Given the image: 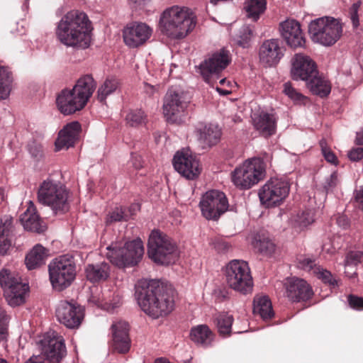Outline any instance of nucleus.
Returning a JSON list of instances; mask_svg holds the SVG:
<instances>
[{
    "instance_id": "obj_7",
    "label": "nucleus",
    "mask_w": 363,
    "mask_h": 363,
    "mask_svg": "<svg viewBox=\"0 0 363 363\" xmlns=\"http://www.w3.org/2000/svg\"><path fill=\"white\" fill-rule=\"evenodd\" d=\"M308 33L313 42L323 46H331L340 38L342 26L334 18H318L309 23Z\"/></svg>"
},
{
    "instance_id": "obj_11",
    "label": "nucleus",
    "mask_w": 363,
    "mask_h": 363,
    "mask_svg": "<svg viewBox=\"0 0 363 363\" xmlns=\"http://www.w3.org/2000/svg\"><path fill=\"white\" fill-rule=\"evenodd\" d=\"M1 289L6 302L11 307L24 303L29 290L18 274L9 269L1 270Z\"/></svg>"
},
{
    "instance_id": "obj_30",
    "label": "nucleus",
    "mask_w": 363,
    "mask_h": 363,
    "mask_svg": "<svg viewBox=\"0 0 363 363\" xmlns=\"http://www.w3.org/2000/svg\"><path fill=\"white\" fill-rule=\"evenodd\" d=\"M253 124L255 128L264 137L270 136L275 133L277 119L274 114L262 112L255 114Z\"/></svg>"
},
{
    "instance_id": "obj_8",
    "label": "nucleus",
    "mask_w": 363,
    "mask_h": 363,
    "mask_svg": "<svg viewBox=\"0 0 363 363\" xmlns=\"http://www.w3.org/2000/svg\"><path fill=\"white\" fill-rule=\"evenodd\" d=\"M51 284L57 291H62L71 285L76 276V267L72 257L60 256L48 265Z\"/></svg>"
},
{
    "instance_id": "obj_16",
    "label": "nucleus",
    "mask_w": 363,
    "mask_h": 363,
    "mask_svg": "<svg viewBox=\"0 0 363 363\" xmlns=\"http://www.w3.org/2000/svg\"><path fill=\"white\" fill-rule=\"evenodd\" d=\"M40 343L42 356L48 362L57 363L66 355L64 338L54 330L46 333Z\"/></svg>"
},
{
    "instance_id": "obj_57",
    "label": "nucleus",
    "mask_w": 363,
    "mask_h": 363,
    "mask_svg": "<svg viewBox=\"0 0 363 363\" xmlns=\"http://www.w3.org/2000/svg\"><path fill=\"white\" fill-rule=\"evenodd\" d=\"M359 4H354L352 6L350 9V18L352 22L353 26L357 27L359 25V20H358V16H357V11L359 9Z\"/></svg>"
},
{
    "instance_id": "obj_42",
    "label": "nucleus",
    "mask_w": 363,
    "mask_h": 363,
    "mask_svg": "<svg viewBox=\"0 0 363 363\" xmlns=\"http://www.w3.org/2000/svg\"><path fill=\"white\" fill-rule=\"evenodd\" d=\"M252 245L259 252L266 255L272 254L275 249L274 244L269 238L259 235L255 238Z\"/></svg>"
},
{
    "instance_id": "obj_25",
    "label": "nucleus",
    "mask_w": 363,
    "mask_h": 363,
    "mask_svg": "<svg viewBox=\"0 0 363 363\" xmlns=\"http://www.w3.org/2000/svg\"><path fill=\"white\" fill-rule=\"evenodd\" d=\"M111 330L114 350L119 353L128 352L130 347L128 323L125 320L116 321L113 323Z\"/></svg>"
},
{
    "instance_id": "obj_35",
    "label": "nucleus",
    "mask_w": 363,
    "mask_h": 363,
    "mask_svg": "<svg viewBox=\"0 0 363 363\" xmlns=\"http://www.w3.org/2000/svg\"><path fill=\"white\" fill-rule=\"evenodd\" d=\"M253 312L263 320H268L274 315L270 300L267 296H256L253 301Z\"/></svg>"
},
{
    "instance_id": "obj_41",
    "label": "nucleus",
    "mask_w": 363,
    "mask_h": 363,
    "mask_svg": "<svg viewBox=\"0 0 363 363\" xmlns=\"http://www.w3.org/2000/svg\"><path fill=\"white\" fill-rule=\"evenodd\" d=\"M314 221V213L312 210H306L298 213L292 219L294 228L303 230Z\"/></svg>"
},
{
    "instance_id": "obj_24",
    "label": "nucleus",
    "mask_w": 363,
    "mask_h": 363,
    "mask_svg": "<svg viewBox=\"0 0 363 363\" xmlns=\"http://www.w3.org/2000/svg\"><path fill=\"white\" fill-rule=\"evenodd\" d=\"M259 60L266 67L277 65L283 56V52L277 39L265 40L260 46Z\"/></svg>"
},
{
    "instance_id": "obj_39",
    "label": "nucleus",
    "mask_w": 363,
    "mask_h": 363,
    "mask_svg": "<svg viewBox=\"0 0 363 363\" xmlns=\"http://www.w3.org/2000/svg\"><path fill=\"white\" fill-rule=\"evenodd\" d=\"M267 0H247L245 9L247 16L256 21L266 9Z\"/></svg>"
},
{
    "instance_id": "obj_3",
    "label": "nucleus",
    "mask_w": 363,
    "mask_h": 363,
    "mask_svg": "<svg viewBox=\"0 0 363 363\" xmlns=\"http://www.w3.org/2000/svg\"><path fill=\"white\" fill-rule=\"evenodd\" d=\"M196 23V16L189 8L173 6L162 13L159 26L168 38L182 39L195 28Z\"/></svg>"
},
{
    "instance_id": "obj_21",
    "label": "nucleus",
    "mask_w": 363,
    "mask_h": 363,
    "mask_svg": "<svg viewBox=\"0 0 363 363\" xmlns=\"http://www.w3.org/2000/svg\"><path fill=\"white\" fill-rule=\"evenodd\" d=\"M313 295L309 284L303 279L292 277L286 284V296L294 302L306 301Z\"/></svg>"
},
{
    "instance_id": "obj_33",
    "label": "nucleus",
    "mask_w": 363,
    "mask_h": 363,
    "mask_svg": "<svg viewBox=\"0 0 363 363\" xmlns=\"http://www.w3.org/2000/svg\"><path fill=\"white\" fill-rule=\"evenodd\" d=\"M86 279L92 283L106 281L110 275V267L106 262L90 264L85 267Z\"/></svg>"
},
{
    "instance_id": "obj_54",
    "label": "nucleus",
    "mask_w": 363,
    "mask_h": 363,
    "mask_svg": "<svg viewBox=\"0 0 363 363\" xmlns=\"http://www.w3.org/2000/svg\"><path fill=\"white\" fill-rule=\"evenodd\" d=\"M348 302L351 308L355 310H363V298L350 295Z\"/></svg>"
},
{
    "instance_id": "obj_17",
    "label": "nucleus",
    "mask_w": 363,
    "mask_h": 363,
    "mask_svg": "<svg viewBox=\"0 0 363 363\" xmlns=\"http://www.w3.org/2000/svg\"><path fill=\"white\" fill-rule=\"evenodd\" d=\"M291 64L290 73L294 80L308 81L318 74L315 62L304 54H296L291 58Z\"/></svg>"
},
{
    "instance_id": "obj_22",
    "label": "nucleus",
    "mask_w": 363,
    "mask_h": 363,
    "mask_svg": "<svg viewBox=\"0 0 363 363\" xmlns=\"http://www.w3.org/2000/svg\"><path fill=\"white\" fill-rule=\"evenodd\" d=\"M280 32L286 43L292 48L302 47L305 38L300 23L295 20H286L280 24Z\"/></svg>"
},
{
    "instance_id": "obj_12",
    "label": "nucleus",
    "mask_w": 363,
    "mask_h": 363,
    "mask_svg": "<svg viewBox=\"0 0 363 363\" xmlns=\"http://www.w3.org/2000/svg\"><path fill=\"white\" fill-rule=\"evenodd\" d=\"M190 103L189 94L179 89H169L165 95L163 113L167 121L177 123Z\"/></svg>"
},
{
    "instance_id": "obj_62",
    "label": "nucleus",
    "mask_w": 363,
    "mask_h": 363,
    "mask_svg": "<svg viewBox=\"0 0 363 363\" xmlns=\"http://www.w3.org/2000/svg\"><path fill=\"white\" fill-rule=\"evenodd\" d=\"M337 223L340 227L347 228L350 225V220L346 216L341 215L337 218Z\"/></svg>"
},
{
    "instance_id": "obj_50",
    "label": "nucleus",
    "mask_w": 363,
    "mask_h": 363,
    "mask_svg": "<svg viewBox=\"0 0 363 363\" xmlns=\"http://www.w3.org/2000/svg\"><path fill=\"white\" fill-rule=\"evenodd\" d=\"M211 245L220 253H224L230 249L229 244L222 238H216L212 240Z\"/></svg>"
},
{
    "instance_id": "obj_63",
    "label": "nucleus",
    "mask_w": 363,
    "mask_h": 363,
    "mask_svg": "<svg viewBox=\"0 0 363 363\" xmlns=\"http://www.w3.org/2000/svg\"><path fill=\"white\" fill-rule=\"evenodd\" d=\"M25 363H48L45 361V358L41 355L33 356Z\"/></svg>"
},
{
    "instance_id": "obj_19",
    "label": "nucleus",
    "mask_w": 363,
    "mask_h": 363,
    "mask_svg": "<svg viewBox=\"0 0 363 363\" xmlns=\"http://www.w3.org/2000/svg\"><path fill=\"white\" fill-rule=\"evenodd\" d=\"M56 316L60 323L68 328L73 329L80 325L84 314L79 306L62 301L56 309Z\"/></svg>"
},
{
    "instance_id": "obj_5",
    "label": "nucleus",
    "mask_w": 363,
    "mask_h": 363,
    "mask_svg": "<svg viewBox=\"0 0 363 363\" xmlns=\"http://www.w3.org/2000/svg\"><path fill=\"white\" fill-rule=\"evenodd\" d=\"M38 199L40 203L49 206L55 214H63L69 209L67 190L53 180L47 179L40 184Z\"/></svg>"
},
{
    "instance_id": "obj_26",
    "label": "nucleus",
    "mask_w": 363,
    "mask_h": 363,
    "mask_svg": "<svg viewBox=\"0 0 363 363\" xmlns=\"http://www.w3.org/2000/svg\"><path fill=\"white\" fill-rule=\"evenodd\" d=\"M20 220L23 228L29 231L41 233L47 229L45 223L40 218L31 201L27 203V209L21 214Z\"/></svg>"
},
{
    "instance_id": "obj_37",
    "label": "nucleus",
    "mask_w": 363,
    "mask_h": 363,
    "mask_svg": "<svg viewBox=\"0 0 363 363\" xmlns=\"http://www.w3.org/2000/svg\"><path fill=\"white\" fill-rule=\"evenodd\" d=\"M363 261V252L351 251L347 253L345 260V273L350 277L356 276V267Z\"/></svg>"
},
{
    "instance_id": "obj_51",
    "label": "nucleus",
    "mask_w": 363,
    "mask_h": 363,
    "mask_svg": "<svg viewBox=\"0 0 363 363\" xmlns=\"http://www.w3.org/2000/svg\"><path fill=\"white\" fill-rule=\"evenodd\" d=\"M320 145L321 147L322 153L325 157V159L332 164H335L337 161V157L335 154L328 148L326 145V143L325 140H321L320 142Z\"/></svg>"
},
{
    "instance_id": "obj_64",
    "label": "nucleus",
    "mask_w": 363,
    "mask_h": 363,
    "mask_svg": "<svg viewBox=\"0 0 363 363\" xmlns=\"http://www.w3.org/2000/svg\"><path fill=\"white\" fill-rule=\"evenodd\" d=\"M356 143L358 145H363V130L357 133Z\"/></svg>"
},
{
    "instance_id": "obj_18",
    "label": "nucleus",
    "mask_w": 363,
    "mask_h": 363,
    "mask_svg": "<svg viewBox=\"0 0 363 363\" xmlns=\"http://www.w3.org/2000/svg\"><path fill=\"white\" fill-rule=\"evenodd\" d=\"M174 169L188 179H194L201 173L199 161L189 150L179 151L173 159Z\"/></svg>"
},
{
    "instance_id": "obj_10",
    "label": "nucleus",
    "mask_w": 363,
    "mask_h": 363,
    "mask_svg": "<svg viewBox=\"0 0 363 363\" xmlns=\"http://www.w3.org/2000/svg\"><path fill=\"white\" fill-rule=\"evenodd\" d=\"M227 284L232 289L246 294L252 292L253 281L247 262L240 260L230 262L225 268Z\"/></svg>"
},
{
    "instance_id": "obj_43",
    "label": "nucleus",
    "mask_w": 363,
    "mask_h": 363,
    "mask_svg": "<svg viewBox=\"0 0 363 363\" xmlns=\"http://www.w3.org/2000/svg\"><path fill=\"white\" fill-rule=\"evenodd\" d=\"M233 316L229 314H221L217 318V327L221 335H228L231 330Z\"/></svg>"
},
{
    "instance_id": "obj_6",
    "label": "nucleus",
    "mask_w": 363,
    "mask_h": 363,
    "mask_svg": "<svg viewBox=\"0 0 363 363\" xmlns=\"http://www.w3.org/2000/svg\"><path fill=\"white\" fill-rule=\"evenodd\" d=\"M147 255L155 263L169 264L177 257V247L167 234L154 230L149 236Z\"/></svg>"
},
{
    "instance_id": "obj_36",
    "label": "nucleus",
    "mask_w": 363,
    "mask_h": 363,
    "mask_svg": "<svg viewBox=\"0 0 363 363\" xmlns=\"http://www.w3.org/2000/svg\"><path fill=\"white\" fill-rule=\"evenodd\" d=\"M306 82H307L308 88L314 94L323 97L328 95L330 92L331 86L330 83L324 78L319 77L318 74Z\"/></svg>"
},
{
    "instance_id": "obj_1",
    "label": "nucleus",
    "mask_w": 363,
    "mask_h": 363,
    "mask_svg": "<svg viewBox=\"0 0 363 363\" xmlns=\"http://www.w3.org/2000/svg\"><path fill=\"white\" fill-rule=\"evenodd\" d=\"M136 296L142 310L153 318L166 315L174 308L173 290L156 280L139 282Z\"/></svg>"
},
{
    "instance_id": "obj_9",
    "label": "nucleus",
    "mask_w": 363,
    "mask_h": 363,
    "mask_svg": "<svg viewBox=\"0 0 363 363\" xmlns=\"http://www.w3.org/2000/svg\"><path fill=\"white\" fill-rule=\"evenodd\" d=\"M265 176V164L260 158L247 160L232 174V181L238 188L248 189Z\"/></svg>"
},
{
    "instance_id": "obj_44",
    "label": "nucleus",
    "mask_w": 363,
    "mask_h": 363,
    "mask_svg": "<svg viewBox=\"0 0 363 363\" xmlns=\"http://www.w3.org/2000/svg\"><path fill=\"white\" fill-rule=\"evenodd\" d=\"M314 275H315L319 279H321L323 282L328 284L333 288L337 286V281L333 277L330 272L323 269L320 265L318 267L314 268Z\"/></svg>"
},
{
    "instance_id": "obj_55",
    "label": "nucleus",
    "mask_w": 363,
    "mask_h": 363,
    "mask_svg": "<svg viewBox=\"0 0 363 363\" xmlns=\"http://www.w3.org/2000/svg\"><path fill=\"white\" fill-rule=\"evenodd\" d=\"M128 4L132 9L142 10L147 6L152 0H128Z\"/></svg>"
},
{
    "instance_id": "obj_53",
    "label": "nucleus",
    "mask_w": 363,
    "mask_h": 363,
    "mask_svg": "<svg viewBox=\"0 0 363 363\" xmlns=\"http://www.w3.org/2000/svg\"><path fill=\"white\" fill-rule=\"evenodd\" d=\"M240 40L238 41L239 45L242 47H245L247 42L250 40L252 36V30L249 26H244L242 28L240 31Z\"/></svg>"
},
{
    "instance_id": "obj_2",
    "label": "nucleus",
    "mask_w": 363,
    "mask_h": 363,
    "mask_svg": "<svg viewBox=\"0 0 363 363\" xmlns=\"http://www.w3.org/2000/svg\"><path fill=\"white\" fill-rule=\"evenodd\" d=\"M55 35L67 47L87 48L91 43V26L87 15L79 10L66 13L57 24Z\"/></svg>"
},
{
    "instance_id": "obj_31",
    "label": "nucleus",
    "mask_w": 363,
    "mask_h": 363,
    "mask_svg": "<svg viewBox=\"0 0 363 363\" xmlns=\"http://www.w3.org/2000/svg\"><path fill=\"white\" fill-rule=\"evenodd\" d=\"M196 135L201 144L210 147L218 143L221 131L217 125L208 124L198 129Z\"/></svg>"
},
{
    "instance_id": "obj_28",
    "label": "nucleus",
    "mask_w": 363,
    "mask_h": 363,
    "mask_svg": "<svg viewBox=\"0 0 363 363\" xmlns=\"http://www.w3.org/2000/svg\"><path fill=\"white\" fill-rule=\"evenodd\" d=\"M81 130V125L77 121H73L68 123L64 128L60 131L58 138L55 142L56 150L62 149H68L74 145L75 141L79 137Z\"/></svg>"
},
{
    "instance_id": "obj_20",
    "label": "nucleus",
    "mask_w": 363,
    "mask_h": 363,
    "mask_svg": "<svg viewBox=\"0 0 363 363\" xmlns=\"http://www.w3.org/2000/svg\"><path fill=\"white\" fill-rule=\"evenodd\" d=\"M152 32L150 27L143 23L128 25L123 32L124 43L130 48H138L150 38Z\"/></svg>"
},
{
    "instance_id": "obj_14",
    "label": "nucleus",
    "mask_w": 363,
    "mask_h": 363,
    "mask_svg": "<svg viewBox=\"0 0 363 363\" xmlns=\"http://www.w3.org/2000/svg\"><path fill=\"white\" fill-rule=\"evenodd\" d=\"M230 61L229 52L220 49L199 65V72L205 82L213 86L214 78L218 79V74L228 67Z\"/></svg>"
},
{
    "instance_id": "obj_23",
    "label": "nucleus",
    "mask_w": 363,
    "mask_h": 363,
    "mask_svg": "<svg viewBox=\"0 0 363 363\" xmlns=\"http://www.w3.org/2000/svg\"><path fill=\"white\" fill-rule=\"evenodd\" d=\"M16 230L13 218L6 215L1 219V256L11 255L16 252Z\"/></svg>"
},
{
    "instance_id": "obj_34",
    "label": "nucleus",
    "mask_w": 363,
    "mask_h": 363,
    "mask_svg": "<svg viewBox=\"0 0 363 363\" xmlns=\"http://www.w3.org/2000/svg\"><path fill=\"white\" fill-rule=\"evenodd\" d=\"M190 337L196 345L208 347L213 340V334L207 325H199L191 328Z\"/></svg>"
},
{
    "instance_id": "obj_48",
    "label": "nucleus",
    "mask_w": 363,
    "mask_h": 363,
    "mask_svg": "<svg viewBox=\"0 0 363 363\" xmlns=\"http://www.w3.org/2000/svg\"><path fill=\"white\" fill-rule=\"evenodd\" d=\"M28 150L31 157L36 160H40L43 157V150L41 144L33 141L28 145Z\"/></svg>"
},
{
    "instance_id": "obj_61",
    "label": "nucleus",
    "mask_w": 363,
    "mask_h": 363,
    "mask_svg": "<svg viewBox=\"0 0 363 363\" xmlns=\"http://www.w3.org/2000/svg\"><path fill=\"white\" fill-rule=\"evenodd\" d=\"M130 162L135 169H140L143 167V160L140 155H133Z\"/></svg>"
},
{
    "instance_id": "obj_56",
    "label": "nucleus",
    "mask_w": 363,
    "mask_h": 363,
    "mask_svg": "<svg viewBox=\"0 0 363 363\" xmlns=\"http://www.w3.org/2000/svg\"><path fill=\"white\" fill-rule=\"evenodd\" d=\"M348 157L350 160L357 162L363 158V148L362 147H356L352 149L348 152Z\"/></svg>"
},
{
    "instance_id": "obj_4",
    "label": "nucleus",
    "mask_w": 363,
    "mask_h": 363,
    "mask_svg": "<svg viewBox=\"0 0 363 363\" xmlns=\"http://www.w3.org/2000/svg\"><path fill=\"white\" fill-rule=\"evenodd\" d=\"M106 258L118 267H133L142 259L144 253L140 239L124 242L122 240L112 242L106 247Z\"/></svg>"
},
{
    "instance_id": "obj_45",
    "label": "nucleus",
    "mask_w": 363,
    "mask_h": 363,
    "mask_svg": "<svg viewBox=\"0 0 363 363\" xmlns=\"http://www.w3.org/2000/svg\"><path fill=\"white\" fill-rule=\"evenodd\" d=\"M146 116L142 110L130 111L125 116V121L130 126H138L145 123Z\"/></svg>"
},
{
    "instance_id": "obj_59",
    "label": "nucleus",
    "mask_w": 363,
    "mask_h": 363,
    "mask_svg": "<svg viewBox=\"0 0 363 363\" xmlns=\"http://www.w3.org/2000/svg\"><path fill=\"white\" fill-rule=\"evenodd\" d=\"M10 317L1 311V341L6 338V329L4 325L9 322Z\"/></svg>"
},
{
    "instance_id": "obj_49",
    "label": "nucleus",
    "mask_w": 363,
    "mask_h": 363,
    "mask_svg": "<svg viewBox=\"0 0 363 363\" xmlns=\"http://www.w3.org/2000/svg\"><path fill=\"white\" fill-rule=\"evenodd\" d=\"M319 265L316 264L315 259L310 257L301 258L298 260V267L303 270L314 273V268L318 267Z\"/></svg>"
},
{
    "instance_id": "obj_29",
    "label": "nucleus",
    "mask_w": 363,
    "mask_h": 363,
    "mask_svg": "<svg viewBox=\"0 0 363 363\" xmlns=\"http://www.w3.org/2000/svg\"><path fill=\"white\" fill-rule=\"evenodd\" d=\"M96 89V82L91 75L81 77L70 89L85 106Z\"/></svg>"
},
{
    "instance_id": "obj_40",
    "label": "nucleus",
    "mask_w": 363,
    "mask_h": 363,
    "mask_svg": "<svg viewBox=\"0 0 363 363\" xmlns=\"http://www.w3.org/2000/svg\"><path fill=\"white\" fill-rule=\"evenodd\" d=\"M13 77L11 71L1 66V99H7L13 88Z\"/></svg>"
},
{
    "instance_id": "obj_47",
    "label": "nucleus",
    "mask_w": 363,
    "mask_h": 363,
    "mask_svg": "<svg viewBox=\"0 0 363 363\" xmlns=\"http://www.w3.org/2000/svg\"><path fill=\"white\" fill-rule=\"evenodd\" d=\"M130 218V216L122 208H115L108 216L106 223H111L112 222L127 220Z\"/></svg>"
},
{
    "instance_id": "obj_52",
    "label": "nucleus",
    "mask_w": 363,
    "mask_h": 363,
    "mask_svg": "<svg viewBox=\"0 0 363 363\" xmlns=\"http://www.w3.org/2000/svg\"><path fill=\"white\" fill-rule=\"evenodd\" d=\"M339 183L338 176L336 172H333L328 177L323 184L326 191H332Z\"/></svg>"
},
{
    "instance_id": "obj_46",
    "label": "nucleus",
    "mask_w": 363,
    "mask_h": 363,
    "mask_svg": "<svg viewBox=\"0 0 363 363\" xmlns=\"http://www.w3.org/2000/svg\"><path fill=\"white\" fill-rule=\"evenodd\" d=\"M283 92L295 103H304L306 100V97L294 89L290 82L284 84Z\"/></svg>"
},
{
    "instance_id": "obj_38",
    "label": "nucleus",
    "mask_w": 363,
    "mask_h": 363,
    "mask_svg": "<svg viewBox=\"0 0 363 363\" xmlns=\"http://www.w3.org/2000/svg\"><path fill=\"white\" fill-rule=\"evenodd\" d=\"M119 82L115 77H108L99 86L97 91V98L101 102L106 100V97L113 94L118 87Z\"/></svg>"
},
{
    "instance_id": "obj_27",
    "label": "nucleus",
    "mask_w": 363,
    "mask_h": 363,
    "mask_svg": "<svg viewBox=\"0 0 363 363\" xmlns=\"http://www.w3.org/2000/svg\"><path fill=\"white\" fill-rule=\"evenodd\" d=\"M58 110L64 115H69L82 109L84 106L70 89H63L57 96Z\"/></svg>"
},
{
    "instance_id": "obj_15",
    "label": "nucleus",
    "mask_w": 363,
    "mask_h": 363,
    "mask_svg": "<svg viewBox=\"0 0 363 363\" xmlns=\"http://www.w3.org/2000/svg\"><path fill=\"white\" fill-rule=\"evenodd\" d=\"M203 216L208 220H217L228 208L224 193L218 190L207 191L199 203Z\"/></svg>"
},
{
    "instance_id": "obj_60",
    "label": "nucleus",
    "mask_w": 363,
    "mask_h": 363,
    "mask_svg": "<svg viewBox=\"0 0 363 363\" xmlns=\"http://www.w3.org/2000/svg\"><path fill=\"white\" fill-rule=\"evenodd\" d=\"M355 199L358 208L363 211V186L356 191Z\"/></svg>"
},
{
    "instance_id": "obj_32",
    "label": "nucleus",
    "mask_w": 363,
    "mask_h": 363,
    "mask_svg": "<svg viewBox=\"0 0 363 363\" xmlns=\"http://www.w3.org/2000/svg\"><path fill=\"white\" fill-rule=\"evenodd\" d=\"M49 250L40 244L35 245L26 257V264L28 269H35L45 263Z\"/></svg>"
},
{
    "instance_id": "obj_58",
    "label": "nucleus",
    "mask_w": 363,
    "mask_h": 363,
    "mask_svg": "<svg viewBox=\"0 0 363 363\" xmlns=\"http://www.w3.org/2000/svg\"><path fill=\"white\" fill-rule=\"evenodd\" d=\"M121 303V297L117 295L116 296L113 300H105L104 305L107 306V310H113L116 308L118 307Z\"/></svg>"
},
{
    "instance_id": "obj_13",
    "label": "nucleus",
    "mask_w": 363,
    "mask_h": 363,
    "mask_svg": "<svg viewBox=\"0 0 363 363\" xmlns=\"http://www.w3.org/2000/svg\"><path fill=\"white\" fill-rule=\"evenodd\" d=\"M290 186L287 181L279 178H272L259 190V198L267 207L281 203L289 195Z\"/></svg>"
}]
</instances>
